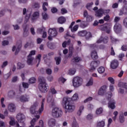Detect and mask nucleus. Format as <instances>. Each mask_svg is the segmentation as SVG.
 Masks as SVG:
<instances>
[{
    "mask_svg": "<svg viewBox=\"0 0 127 127\" xmlns=\"http://www.w3.org/2000/svg\"><path fill=\"white\" fill-rule=\"evenodd\" d=\"M36 51L35 50L31 51L28 56L32 57V55H35Z\"/></svg>",
    "mask_w": 127,
    "mask_h": 127,
    "instance_id": "bf43d9fd",
    "label": "nucleus"
},
{
    "mask_svg": "<svg viewBox=\"0 0 127 127\" xmlns=\"http://www.w3.org/2000/svg\"><path fill=\"white\" fill-rule=\"evenodd\" d=\"M86 21L87 22H91V21H93V16L91 15H87L86 17Z\"/></svg>",
    "mask_w": 127,
    "mask_h": 127,
    "instance_id": "a19ab883",
    "label": "nucleus"
},
{
    "mask_svg": "<svg viewBox=\"0 0 127 127\" xmlns=\"http://www.w3.org/2000/svg\"><path fill=\"white\" fill-rule=\"evenodd\" d=\"M123 10L125 15H127V7H125Z\"/></svg>",
    "mask_w": 127,
    "mask_h": 127,
    "instance_id": "774afa93",
    "label": "nucleus"
},
{
    "mask_svg": "<svg viewBox=\"0 0 127 127\" xmlns=\"http://www.w3.org/2000/svg\"><path fill=\"white\" fill-rule=\"evenodd\" d=\"M114 30L116 33H120L122 31V25L116 23L114 26Z\"/></svg>",
    "mask_w": 127,
    "mask_h": 127,
    "instance_id": "f8f14e48",
    "label": "nucleus"
},
{
    "mask_svg": "<svg viewBox=\"0 0 127 127\" xmlns=\"http://www.w3.org/2000/svg\"><path fill=\"white\" fill-rule=\"evenodd\" d=\"M39 89L42 93H46L48 91V85L44 77H40L39 79Z\"/></svg>",
    "mask_w": 127,
    "mask_h": 127,
    "instance_id": "7ed1b4c3",
    "label": "nucleus"
},
{
    "mask_svg": "<svg viewBox=\"0 0 127 127\" xmlns=\"http://www.w3.org/2000/svg\"><path fill=\"white\" fill-rule=\"evenodd\" d=\"M93 85V79H90L89 81L87 83L86 86L89 87L90 86H92Z\"/></svg>",
    "mask_w": 127,
    "mask_h": 127,
    "instance_id": "6e6d98bb",
    "label": "nucleus"
},
{
    "mask_svg": "<svg viewBox=\"0 0 127 127\" xmlns=\"http://www.w3.org/2000/svg\"><path fill=\"white\" fill-rule=\"evenodd\" d=\"M36 118L33 119L31 121V126H30V127H34V126H35V123H36V121H38L39 118H40V116L39 115H37L36 116Z\"/></svg>",
    "mask_w": 127,
    "mask_h": 127,
    "instance_id": "f3484780",
    "label": "nucleus"
},
{
    "mask_svg": "<svg viewBox=\"0 0 127 127\" xmlns=\"http://www.w3.org/2000/svg\"><path fill=\"white\" fill-rule=\"evenodd\" d=\"M79 28V25H75L71 29V31L72 32H74V31H77Z\"/></svg>",
    "mask_w": 127,
    "mask_h": 127,
    "instance_id": "37998d69",
    "label": "nucleus"
},
{
    "mask_svg": "<svg viewBox=\"0 0 127 127\" xmlns=\"http://www.w3.org/2000/svg\"><path fill=\"white\" fill-rule=\"evenodd\" d=\"M115 104L116 102H115V100H112L108 103V107L111 109V110H114V109L116 108Z\"/></svg>",
    "mask_w": 127,
    "mask_h": 127,
    "instance_id": "a211bd4d",
    "label": "nucleus"
},
{
    "mask_svg": "<svg viewBox=\"0 0 127 127\" xmlns=\"http://www.w3.org/2000/svg\"><path fill=\"white\" fill-rule=\"evenodd\" d=\"M108 81L111 83V84H115V80L112 77H109Z\"/></svg>",
    "mask_w": 127,
    "mask_h": 127,
    "instance_id": "0e129e2a",
    "label": "nucleus"
},
{
    "mask_svg": "<svg viewBox=\"0 0 127 127\" xmlns=\"http://www.w3.org/2000/svg\"><path fill=\"white\" fill-rule=\"evenodd\" d=\"M19 100L21 103H26L29 102V96L26 94L22 95L19 97Z\"/></svg>",
    "mask_w": 127,
    "mask_h": 127,
    "instance_id": "9b49d317",
    "label": "nucleus"
},
{
    "mask_svg": "<svg viewBox=\"0 0 127 127\" xmlns=\"http://www.w3.org/2000/svg\"><path fill=\"white\" fill-rule=\"evenodd\" d=\"M120 20H121V17L116 16L115 17L114 22H116V23H118V22H119V21H120Z\"/></svg>",
    "mask_w": 127,
    "mask_h": 127,
    "instance_id": "052dcab7",
    "label": "nucleus"
},
{
    "mask_svg": "<svg viewBox=\"0 0 127 127\" xmlns=\"http://www.w3.org/2000/svg\"><path fill=\"white\" fill-rule=\"evenodd\" d=\"M30 15H31V14H27L26 15L25 17V22H28V20H29V18H30Z\"/></svg>",
    "mask_w": 127,
    "mask_h": 127,
    "instance_id": "c03bdc74",
    "label": "nucleus"
},
{
    "mask_svg": "<svg viewBox=\"0 0 127 127\" xmlns=\"http://www.w3.org/2000/svg\"><path fill=\"white\" fill-rule=\"evenodd\" d=\"M23 36H24V37H26V36H28V29H27V28H24L23 29Z\"/></svg>",
    "mask_w": 127,
    "mask_h": 127,
    "instance_id": "473e14b6",
    "label": "nucleus"
},
{
    "mask_svg": "<svg viewBox=\"0 0 127 127\" xmlns=\"http://www.w3.org/2000/svg\"><path fill=\"white\" fill-rule=\"evenodd\" d=\"M105 127V122L101 121L98 123L97 127Z\"/></svg>",
    "mask_w": 127,
    "mask_h": 127,
    "instance_id": "4c0bfd02",
    "label": "nucleus"
},
{
    "mask_svg": "<svg viewBox=\"0 0 127 127\" xmlns=\"http://www.w3.org/2000/svg\"><path fill=\"white\" fill-rule=\"evenodd\" d=\"M49 36L48 38V39L49 40H52L53 37H56L57 36V35L58 34V32H57V30L55 28H51L49 30Z\"/></svg>",
    "mask_w": 127,
    "mask_h": 127,
    "instance_id": "423d86ee",
    "label": "nucleus"
},
{
    "mask_svg": "<svg viewBox=\"0 0 127 127\" xmlns=\"http://www.w3.org/2000/svg\"><path fill=\"white\" fill-rule=\"evenodd\" d=\"M15 95V92L14 91L11 90L8 92V97L9 98H13V97Z\"/></svg>",
    "mask_w": 127,
    "mask_h": 127,
    "instance_id": "cd10ccee",
    "label": "nucleus"
},
{
    "mask_svg": "<svg viewBox=\"0 0 127 127\" xmlns=\"http://www.w3.org/2000/svg\"><path fill=\"white\" fill-rule=\"evenodd\" d=\"M76 73V69L72 68L69 70L68 74L69 75H74Z\"/></svg>",
    "mask_w": 127,
    "mask_h": 127,
    "instance_id": "ea45409f",
    "label": "nucleus"
},
{
    "mask_svg": "<svg viewBox=\"0 0 127 127\" xmlns=\"http://www.w3.org/2000/svg\"><path fill=\"white\" fill-rule=\"evenodd\" d=\"M20 48H21V44H20L16 49V52L15 53V55H17V53L19 52Z\"/></svg>",
    "mask_w": 127,
    "mask_h": 127,
    "instance_id": "de8ad7c7",
    "label": "nucleus"
},
{
    "mask_svg": "<svg viewBox=\"0 0 127 127\" xmlns=\"http://www.w3.org/2000/svg\"><path fill=\"white\" fill-rule=\"evenodd\" d=\"M85 38L87 40L90 39L92 37V34L91 32L86 31V34H85Z\"/></svg>",
    "mask_w": 127,
    "mask_h": 127,
    "instance_id": "7c9ffc66",
    "label": "nucleus"
},
{
    "mask_svg": "<svg viewBox=\"0 0 127 127\" xmlns=\"http://www.w3.org/2000/svg\"><path fill=\"white\" fill-rule=\"evenodd\" d=\"M27 63L28 65H32V63L33 62V57H29L27 56Z\"/></svg>",
    "mask_w": 127,
    "mask_h": 127,
    "instance_id": "5701e85b",
    "label": "nucleus"
},
{
    "mask_svg": "<svg viewBox=\"0 0 127 127\" xmlns=\"http://www.w3.org/2000/svg\"><path fill=\"white\" fill-rule=\"evenodd\" d=\"M46 6H48V3L47 2H44L42 5V8L44 11H46L47 10V8Z\"/></svg>",
    "mask_w": 127,
    "mask_h": 127,
    "instance_id": "c756f323",
    "label": "nucleus"
},
{
    "mask_svg": "<svg viewBox=\"0 0 127 127\" xmlns=\"http://www.w3.org/2000/svg\"><path fill=\"white\" fill-rule=\"evenodd\" d=\"M42 17L43 19H44V20L48 19V15L47 14V13H46V11H44L42 12Z\"/></svg>",
    "mask_w": 127,
    "mask_h": 127,
    "instance_id": "a878e982",
    "label": "nucleus"
},
{
    "mask_svg": "<svg viewBox=\"0 0 127 127\" xmlns=\"http://www.w3.org/2000/svg\"><path fill=\"white\" fill-rule=\"evenodd\" d=\"M80 60H81L80 58L76 57L75 58H74L72 60V62H73V63H78V62H79V61H80Z\"/></svg>",
    "mask_w": 127,
    "mask_h": 127,
    "instance_id": "e433bc0d",
    "label": "nucleus"
},
{
    "mask_svg": "<svg viewBox=\"0 0 127 127\" xmlns=\"http://www.w3.org/2000/svg\"><path fill=\"white\" fill-rule=\"evenodd\" d=\"M10 119V122H9V124L10 126H13L14 125H15V122L14 121V118L10 117H9Z\"/></svg>",
    "mask_w": 127,
    "mask_h": 127,
    "instance_id": "f704fd0d",
    "label": "nucleus"
},
{
    "mask_svg": "<svg viewBox=\"0 0 127 127\" xmlns=\"http://www.w3.org/2000/svg\"><path fill=\"white\" fill-rule=\"evenodd\" d=\"M17 79H18V77L15 76L12 78L11 82L12 83H15L17 81Z\"/></svg>",
    "mask_w": 127,
    "mask_h": 127,
    "instance_id": "5fc2aeb1",
    "label": "nucleus"
},
{
    "mask_svg": "<svg viewBox=\"0 0 127 127\" xmlns=\"http://www.w3.org/2000/svg\"><path fill=\"white\" fill-rule=\"evenodd\" d=\"M71 126L72 127H79V125L78 124L76 120L73 121Z\"/></svg>",
    "mask_w": 127,
    "mask_h": 127,
    "instance_id": "603ef678",
    "label": "nucleus"
},
{
    "mask_svg": "<svg viewBox=\"0 0 127 127\" xmlns=\"http://www.w3.org/2000/svg\"><path fill=\"white\" fill-rule=\"evenodd\" d=\"M52 116L53 118H61L63 116L62 109L58 107H55L52 111Z\"/></svg>",
    "mask_w": 127,
    "mask_h": 127,
    "instance_id": "20e7f679",
    "label": "nucleus"
},
{
    "mask_svg": "<svg viewBox=\"0 0 127 127\" xmlns=\"http://www.w3.org/2000/svg\"><path fill=\"white\" fill-rule=\"evenodd\" d=\"M22 86L24 89H28V87H29V84H28L26 82H22Z\"/></svg>",
    "mask_w": 127,
    "mask_h": 127,
    "instance_id": "09e8293b",
    "label": "nucleus"
},
{
    "mask_svg": "<svg viewBox=\"0 0 127 127\" xmlns=\"http://www.w3.org/2000/svg\"><path fill=\"white\" fill-rule=\"evenodd\" d=\"M8 43H9L8 41L4 40L2 41V45L3 46H5V45H8Z\"/></svg>",
    "mask_w": 127,
    "mask_h": 127,
    "instance_id": "680f3d73",
    "label": "nucleus"
},
{
    "mask_svg": "<svg viewBox=\"0 0 127 127\" xmlns=\"http://www.w3.org/2000/svg\"><path fill=\"white\" fill-rule=\"evenodd\" d=\"M119 87H120L119 92L121 94H124L125 93V90L123 89H125L127 90V82H120L118 84Z\"/></svg>",
    "mask_w": 127,
    "mask_h": 127,
    "instance_id": "1a4fd4ad",
    "label": "nucleus"
},
{
    "mask_svg": "<svg viewBox=\"0 0 127 127\" xmlns=\"http://www.w3.org/2000/svg\"><path fill=\"white\" fill-rule=\"evenodd\" d=\"M79 99V96L78 95V94L77 93H75L72 98H71V100L72 101H77V100H78Z\"/></svg>",
    "mask_w": 127,
    "mask_h": 127,
    "instance_id": "2f4dec72",
    "label": "nucleus"
},
{
    "mask_svg": "<svg viewBox=\"0 0 127 127\" xmlns=\"http://www.w3.org/2000/svg\"><path fill=\"white\" fill-rule=\"evenodd\" d=\"M119 66V62L117 60H114L111 63V67L112 69H116Z\"/></svg>",
    "mask_w": 127,
    "mask_h": 127,
    "instance_id": "4468645a",
    "label": "nucleus"
},
{
    "mask_svg": "<svg viewBox=\"0 0 127 127\" xmlns=\"http://www.w3.org/2000/svg\"><path fill=\"white\" fill-rule=\"evenodd\" d=\"M106 97H108V100L110 101L111 100V97H112V92H109L106 94Z\"/></svg>",
    "mask_w": 127,
    "mask_h": 127,
    "instance_id": "4d7b16f0",
    "label": "nucleus"
},
{
    "mask_svg": "<svg viewBox=\"0 0 127 127\" xmlns=\"http://www.w3.org/2000/svg\"><path fill=\"white\" fill-rule=\"evenodd\" d=\"M93 2L88 3L86 5V8H87V9H89V10H91V7H92V5H93Z\"/></svg>",
    "mask_w": 127,
    "mask_h": 127,
    "instance_id": "864d4df0",
    "label": "nucleus"
},
{
    "mask_svg": "<svg viewBox=\"0 0 127 127\" xmlns=\"http://www.w3.org/2000/svg\"><path fill=\"white\" fill-rule=\"evenodd\" d=\"M56 124V120L55 119L51 118L48 121V126L50 127H53L55 126Z\"/></svg>",
    "mask_w": 127,
    "mask_h": 127,
    "instance_id": "dca6fc26",
    "label": "nucleus"
},
{
    "mask_svg": "<svg viewBox=\"0 0 127 127\" xmlns=\"http://www.w3.org/2000/svg\"><path fill=\"white\" fill-rule=\"evenodd\" d=\"M107 90V86L104 85L102 86L98 91V95L100 96H103L104 94L106 93Z\"/></svg>",
    "mask_w": 127,
    "mask_h": 127,
    "instance_id": "ddd939ff",
    "label": "nucleus"
},
{
    "mask_svg": "<svg viewBox=\"0 0 127 127\" xmlns=\"http://www.w3.org/2000/svg\"><path fill=\"white\" fill-rule=\"evenodd\" d=\"M45 102V99H43L41 107L40 108H39V111H37V109H38L39 103L37 102H35L30 108V112L31 114H33L34 115H39L41 114V113H42L43 112V110H44Z\"/></svg>",
    "mask_w": 127,
    "mask_h": 127,
    "instance_id": "f257e3e1",
    "label": "nucleus"
},
{
    "mask_svg": "<svg viewBox=\"0 0 127 127\" xmlns=\"http://www.w3.org/2000/svg\"><path fill=\"white\" fill-rule=\"evenodd\" d=\"M87 34V31L86 30H82L80 31L78 33L79 36H81L82 37H84V36H85L86 34Z\"/></svg>",
    "mask_w": 127,
    "mask_h": 127,
    "instance_id": "393cba45",
    "label": "nucleus"
},
{
    "mask_svg": "<svg viewBox=\"0 0 127 127\" xmlns=\"http://www.w3.org/2000/svg\"><path fill=\"white\" fill-rule=\"evenodd\" d=\"M8 110L11 113L15 112V105L13 103H9L8 105Z\"/></svg>",
    "mask_w": 127,
    "mask_h": 127,
    "instance_id": "2eb2a0df",
    "label": "nucleus"
},
{
    "mask_svg": "<svg viewBox=\"0 0 127 127\" xmlns=\"http://www.w3.org/2000/svg\"><path fill=\"white\" fill-rule=\"evenodd\" d=\"M22 20H23V17H20L17 20V23L20 24L22 22Z\"/></svg>",
    "mask_w": 127,
    "mask_h": 127,
    "instance_id": "e2e57ef3",
    "label": "nucleus"
},
{
    "mask_svg": "<svg viewBox=\"0 0 127 127\" xmlns=\"http://www.w3.org/2000/svg\"><path fill=\"white\" fill-rule=\"evenodd\" d=\"M11 75V71H10L9 73L5 74L4 75V80H7L9 77Z\"/></svg>",
    "mask_w": 127,
    "mask_h": 127,
    "instance_id": "58836bf2",
    "label": "nucleus"
},
{
    "mask_svg": "<svg viewBox=\"0 0 127 127\" xmlns=\"http://www.w3.org/2000/svg\"><path fill=\"white\" fill-rule=\"evenodd\" d=\"M104 20H105V21H108V20H110V15H107L106 16H104Z\"/></svg>",
    "mask_w": 127,
    "mask_h": 127,
    "instance_id": "69168bd1",
    "label": "nucleus"
},
{
    "mask_svg": "<svg viewBox=\"0 0 127 127\" xmlns=\"http://www.w3.org/2000/svg\"><path fill=\"white\" fill-rule=\"evenodd\" d=\"M16 119L20 124L22 126H24V122L25 121V116L22 113H19L16 116Z\"/></svg>",
    "mask_w": 127,
    "mask_h": 127,
    "instance_id": "6e6552de",
    "label": "nucleus"
},
{
    "mask_svg": "<svg viewBox=\"0 0 127 127\" xmlns=\"http://www.w3.org/2000/svg\"><path fill=\"white\" fill-rule=\"evenodd\" d=\"M88 26V23L86 22L85 21H83L81 22V23L80 24V27H82V28H85V27H87Z\"/></svg>",
    "mask_w": 127,
    "mask_h": 127,
    "instance_id": "c85d7f7f",
    "label": "nucleus"
},
{
    "mask_svg": "<svg viewBox=\"0 0 127 127\" xmlns=\"http://www.w3.org/2000/svg\"><path fill=\"white\" fill-rule=\"evenodd\" d=\"M62 106H64L65 110L68 113H72L75 110V105L70 103L68 97H64L62 101Z\"/></svg>",
    "mask_w": 127,
    "mask_h": 127,
    "instance_id": "f03ea898",
    "label": "nucleus"
},
{
    "mask_svg": "<svg viewBox=\"0 0 127 127\" xmlns=\"http://www.w3.org/2000/svg\"><path fill=\"white\" fill-rule=\"evenodd\" d=\"M119 120H120V123L123 124V123L125 122V117L123 115H121L119 116Z\"/></svg>",
    "mask_w": 127,
    "mask_h": 127,
    "instance_id": "a18cd8bd",
    "label": "nucleus"
},
{
    "mask_svg": "<svg viewBox=\"0 0 127 127\" xmlns=\"http://www.w3.org/2000/svg\"><path fill=\"white\" fill-rule=\"evenodd\" d=\"M92 100H93V98L92 97H89L86 98V99H85L83 101V103H88L89 102H91V101H92Z\"/></svg>",
    "mask_w": 127,
    "mask_h": 127,
    "instance_id": "8fccbe9b",
    "label": "nucleus"
},
{
    "mask_svg": "<svg viewBox=\"0 0 127 127\" xmlns=\"http://www.w3.org/2000/svg\"><path fill=\"white\" fill-rule=\"evenodd\" d=\"M17 66L19 69H22V68H24V64H22L21 63H18Z\"/></svg>",
    "mask_w": 127,
    "mask_h": 127,
    "instance_id": "3c124183",
    "label": "nucleus"
},
{
    "mask_svg": "<svg viewBox=\"0 0 127 127\" xmlns=\"http://www.w3.org/2000/svg\"><path fill=\"white\" fill-rule=\"evenodd\" d=\"M51 11L53 13H56V12L58 11V10L56 8V7H53L51 9Z\"/></svg>",
    "mask_w": 127,
    "mask_h": 127,
    "instance_id": "338daca9",
    "label": "nucleus"
},
{
    "mask_svg": "<svg viewBox=\"0 0 127 127\" xmlns=\"http://www.w3.org/2000/svg\"><path fill=\"white\" fill-rule=\"evenodd\" d=\"M55 60H56L57 65H59V64H60V63H61V58H59V57L55 58Z\"/></svg>",
    "mask_w": 127,
    "mask_h": 127,
    "instance_id": "49530a36",
    "label": "nucleus"
},
{
    "mask_svg": "<svg viewBox=\"0 0 127 127\" xmlns=\"http://www.w3.org/2000/svg\"><path fill=\"white\" fill-rule=\"evenodd\" d=\"M84 106L82 105L79 107V110L77 112V115L80 116L82 113H83V111H84Z\"/></svg>",
    "mask_w": 127,
    "mask_h": 127,
    "instance_id": "bb28decb",
    "label": "nucleus"
},
{
    "mask_svg": "<svg viewBox=\"0 0 127 127\" xmlns=\"http://www.w3.org/2000/svg\"><path fill=\"white\" fill-rule=\"evenodd\" d=\"M100 29L103 31H106L107 33H110L112 30V24H104L100 26Z\"/></svg>",
    "mask_w": 127,
    "mask_h": 127,
    "instance_id": "0eeeda50",
    "label": "nucleus"
},
{
    "mask_svg": "<svg viewBox=\"0 0 127 127\" xmlns=\"http://www.w3.org/2000/svg\"><path fill=\"white\" fill-rule=\"evenodd\" d=\"M103 9H99L96 12L95 16H97L98 17H102V16H103Z\"/></svg>",
    "mask_w": 127,
    "mask_h": 127,
    "instance_id": "aec40b11",
    "label": "nucleus"
},
{
    "mask_svg": "<svg viewBox=\"0 0 127 127\" xmlns=\"http://www.w3.org/2000/svg\"><path fill=\"white\" fill-rule=\"evenodd\" d=\"M100 65V61H93L90 64V72H93L96 68H97V66Z\"/></svg>",
    "mask_w": 127,
    "mask_h": 127,
    "instance_id": "9d476101",
    "label": "nucleus"
},
{
    "mask_svg": "<svg viewBox=\"0 0 127 127\" xmlns=\"http://www.w3.org/2000/svg\"><path fill=\"white\" fill-rule=\"evenodd\" d=\"M66 21V19L64 18V17H60L58 19V22L60 23L61 24H63L64 22Z\"/></svg>",
    "mask_w": 127,
    "mask_h": 127,
    "instance_id": "b1692460",
    "label": "nucleus"
},
{
    "mask_svg": "<svg viewBox=\"0 0 127 127\" xmlns=\"http://www.w3.org/2000/svg\"><path fill=\"white\" fill-rule=\"evenodd\" d=\"M98 71L100 74H103V73H104V72H105V67H103V66H101L98 69Z\"/></svg>",
    "mask_w": 127,
    "mask_h": 127,
    "instance_id": "c9c22d12",
    "label": "nucleus"
},
{
    "mask_svg": "<svg viewBox=\"0 0 127 127\" xmlns=\"http://www.w3.org/2000/svg\"><path fill=\"white\" fill-rule=\"evenodd\" d=\"M123 24L127 28V17H125L123 20Z\"/></svg>",
    "mask_w": 127,
    "mask_h": 127,
    "instance_id": "13d9d810",
    "label": "nucleus"
},
{
    "mask_svg": "<svg viewBox=\"0 0 127 127\" xmlns=\"http://www.w3.org/2000/svg\"><path fill=\"white\" fill-rule=\"evenodd\" d=\"M72 84L73 87L78 88L80 87V86H82V84H83V79L80 77L76 76L73 78L72 80Z\"/></svg>",
    "mask_w": 127,
    "mask_h": 127,
    "instance_id": "39448f33",
    "label": "nucleus"
},
{
    "mask_svg": "<svg viewBox=\"0 0 127 127\" xmlns=\"http://www.w3.org/2000/svg\"><path fill=\"white\" fill-rule=\"evenodd\" d=\"M39 11H35L32 15L31 19L32 20H35V19H37L39 17Z\"/></svg>",
    "mask_w": 127,
    "mask_h": 127,
    "instance_id": "6ab92c4d",
    "label": "nucleus"
},
{
    "mask_svg": "<svg viewBox=\"0 0 127 127\" xmlns=\"http://www.w3.org/2000/svg\"><path fill=\"white\" fill-rule=\"evenodd\" d=\"M91 56L93 60L98 59V54H97V52H96V51H93L92 52H91Z\"/></svg>",
    "mask_w": 127,
    "mask_h": 127,
    "instance_id": "412c9836",
    "label": "nucleus"
},
{
    "mask_svg": "<svg viewBox=\"0 0 127 127\" xmlns=\"http://www.w3.org/2000/svg\"><path fill=\"white\" fill-rule=\"evenodd\" d=\"M103 113V108H98L96 111V115H101V114Z\"/></svg>",
    "mask_w": 127,
    "mask_h": 127,
    "instance_id": "72a5a7b5",
    "label": "nucleus"
},
{
    "mask_svg": "<svg viewBox=\"0 0 127 127\" xmlns=\"http://www.w3.org/2000/svg\"><path fill=\"white\" fill-rule=\"evenodd\" d=\"M36 82V79L34 77H32L29 79V83L30 84H34Z\"/></svg>",
    "mask_w": 127,
    "mask_h": 127,
    "instance_id": "79ce46f5",
    "label": "nucleus"
},
{
    "mask_svg": "<svg viewBox=\"0 0 127 127\" xmlns=\"http://www.w3.org/2000/svg\"><path fill=\"white\" fill-rule=\"evenodd\" d=\"M35 61L37 64V67L39 66V64L40 63V61H41V54H39L38 56H36Z\"/></svg>",
    "mask_w": 127,
    "mask_h": 127,
    "instance_id": "4be33fe9",
    "label": "nucleus"
}]
</instances>
